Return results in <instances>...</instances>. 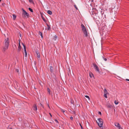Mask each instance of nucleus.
I'll use <instances>...</instances> for the list:
<instances>
[{"instance_id":"2f4dec72","label":"nucleus","mask_w":129,"mask_h":129,"mask_svg":"<svg viewBox=\"0 0 129 129\" xmlns=\"http://www.w3.org/2000/svg\"><path fill=\"white\" fill-rule=\"evenodd\" d=\"M16 71L17 72H19V70L18 69H16Z\"/></svg>"},{"instance_id":"0eeeda50","label":"nucleus","mask_w":129,"mask_h":129,"mask_svg":"<svg viewBox=\"0 0 129 129\" xmlns=\"http://www.w3.org/2000/svg\"><path fill=\"white\" fill-rule=\"evenodd\" d=\"M22 44L23 45V48L24 49V52L25 53V56L26 57L27 55V53H26V47L25 45L23 43H22Z\"/></svg>"},{"instance_id":"f3484780","label":"nucleus","mask_w":129,"mask_h":129,"mask_svg":"<svg viewBox=\"0 0 129 129\" xmlns=\"http://www.w3.org/2000/svg\"><path fill=\"white\" fill-rule=\"evenodd\" d=\"M39 35H40L42 37V38L43 37L42 33L40 31H39Z\"/></svg>"},{"instance_id":"2eb2a0df","label":"nucleus","mask_w":129,"mask_h":129,"mask_svg":"<svg viewBox=\"0 0 129 129\" xmlns=\"http://www.w3.org/2000/svg\"><path fill=\"white\" fill-rule=\"evenodd\" d=\"M57 38V37L56 35H55L53 38V39L54 40L56 41Z\"/></svg>"},{"instance_id":"9b49d317","label":"nucleus","mask_w":129,"mask_h":129,"mask_svg":"<svg viewBox=\"0 0 129 129\" xmlns=\"http://www.w3.org/2000/svg\"><path fill=\"white\" fill-rule=\"evenodd\" d=\"M104 94H109L108 91H107L106 88H104Z\"/></svg>"},{"instance_id":"6e6552de","label":"nucleus","mask_w":129,"mask_h":129,"mask_svg":"<svg viewBox=\"0 0 129 129\" xmlns=\"http://www.w3.org/2000/svg\"><path fill=\"white\" fill-rule=\"evenodd\" d=\"M33 109L34 110L36 111L37 110V106L35 104L33 106Z\"/></svg>"},{"instance_id":"58836bf2","label":"nucleus","mask_w":129,"mask_h":129,"mask_svg":"<svg viewBox=\"0 0 129 129\" xmlns=\"http://www.w3.org/2000/svg\"><path fill=\"white\" fill-rule=\"evenodd\" d=\"M71 103L72 104H73V102L72 101L71 102Z\"/></svg>"},{"instance_id":"7c9ffc66","label":"nucleus","mask_w":129,"mask_h":129,"mask_svg":"<svg viewBox=\"0 0 129 129\" xmlns=\"http://www.w3.org/2000/svg\"><path fill=\"white\" fill-rule=\"evenodd\" d=\"M55 120V122H56L57 123H58V121L57 120V119H55V120Z\"/></svg>"},{"instance_id":"a878e982","label":"nucleus","mask_w":129,"mask_h":129,"mask_svg":"<svg viewBox=\"0 0 129 129\" xmlns=\"http://www.w3.org/2000/svg\"><path fill=\"white\" fill-rule=\"evenodd\" d=\"M114 103L116 105H117L118 104V102H116V101H114Z\"/></svg>"},{"instance_id":"aec40b11","label":"nucleus","mask_w":129,"mask_h":129,"mask_svg":"<svg viewBox=\"0 0 129 129\" xmlns=\"http://www.w3.org/2000/svg\"><path fill=\"white\" fill-rule=\"evenodd\" d=\"M47 90L48 91V92L49 94L50 95L51 94V92H50L51 91H50V89L49 88H48L47 89Z\"/></svg>"},{"instance_id":"39448f33","label":"nucleus","mask_w":129,"mask_h":129,"mask_svg":"<svg viewBox=\"0 0 129 129\" xmlns=\"http://www.w3.org/2000/svg\"><path fill=\"white\" fill-rule=\"evenodd\" d=\"M114 124L115 125L118 129H123L119 123L115 122H114Z\"/></svg>"},{"instance_id":"ea45409f","label":"nucleus","mask_w":129,"mask_h":129,"mask_svg":"<svg viewBox=\"0 0 129 129\" xmlns=\"http://www.w3.org/2000/svg\"><path fill=\"white\" fill-rule=\"evenodd\" d=\"M126 80L129 81V79H126Z\"/></svg>"},{"instance_id":"ddd939ff","label":"nucleus","mask_w":129,"mask_h":129,"mask_svg":"<svg viewBox=\"0 0 129 129\" xmlns=\"http://www.w3.org/2000/svg\"><path fill=\"white\" fill-rule=\"evenodd\" d=\"M107 107L109 108H111L112 107V106L110 104L108 105L107 106Z\"/></svg>"},{"instance_id":"a19ab883","label":"nucleus","mask_w":129,"mask_h":129,"mask_svg":"<svg viewBox=\"0 0 129 129\" xmlns=\"http://www.w3.org/2000/svg\"><path fill=\"white\" fill-rule=\"evenodd\" d=\"M48 107H49V108H50V107H49V105H48Z\"/></svg>"},{"instance_id":"cd10ccee","label":"nucleus","mask_w":129,"mask_h":129,"mask_svg":"<svg viewBox=\"0 0 129 129\" xmlns=\"http://www.w3.org/2000/svg\"><path fill=\"white\" fill-rule=\"evenodd\" d=\"M74 7H75V8L77 10H78V9L77 8V7L76 6V5H74Z\"/></svg>"},{"instance_id":"4c0bfd02","label":"nucleus","mask_w":129,"mask_h":129,"mask_svg":"<svg viewBox=\"0 0 129 129\" xmlns=\"http://www.w3.org/2000/svg\"><path fill=\"white\" fill-rule=\"evenodd\" d=\"M19 35H20V37H21V34H19Z\"/></svg>"},{"instance_id":"dca6fc26","label":"nucleus","mask_w":129,"mask_h":129,"mask_svg":"<svg viewBox=\"0 0 129 129\" xmlns=\"http://www.w3.org/2000/svg\"><path fill=\"white\" fill-rule=\"evenodd\" d=\"M47 26L48 27L47 29L49 30H50L51 29V27L49 25H48L47 24Z\"/></svg>"},{"instance_id":"473e14b6","label":"nucleus","mask_w":129,"mask_h":129,"mask_svg":"<svg viewBox=\"0 0 129 129\" xmlns=\"http://www.w3.org/2000/svg\"><path fill=\"white\" fill-rule=\"evenodd\" d=\"M70 119H71L72 120H73V117L71 116V117H70Z\"/></svg>"},{"instance_id":"423d86ee","label":"nucleus","mask_w":129,"mask_h":129,"mask_svg":"<svg viewBox=\"0 0 129 129\" xmlns=\"http://www.w3.org/2000/svg\"><path fill=\"white\" fill-rule=\"evenodd\" d=\"M92 65L93 66L94 68L95 69L96 71L98 72L99 73H100V72L99 71V68L98 67V66L96 64L93 63L92 64Z\"/></svg>"},{"instance_id":"f8f14e48","label":"nucleus","mask_w":129,"mask_h":129,"mask_svg":"<svg viewBox=\"0 0 129 129\" xmlns=\"http://www.w3.org/2000/svg\"><path fill=\"white\" fill-rule=\"evenodd\" d=\"M36 53H37L36 56H37V57L38 58H39L40 57V54L39 53V52H36Z\"/></svg>"},{"instance_id":"4be33fe9","label":"nucleus","mask_w":129,"mask_h":129,"mask_svg":"<svg viewBox=\"0 0 129 129\" xmlns=\"http://www.w3.org/2000/svg\"><path fill=\"white\" fill-rule=\"evenodd\" d=\"M28 10L31 12H33V10L30 8H28Z\"/></svg>"},{"instance_id":"412c9836","label":"nucleus","mask_w":129,"mask_h":129,"mask_svg":"<svg viewBox=\"0 0 129 129\" xmlns=\"http://www.w3.org/2000/svg\"><path fill=\"white\" fill-rule=\"evenodd\" d=\"M13 18L14 20H15L16 19V16L14 14L13 15Z\"/></svg>"},{"instance_id":"393cba45","label":"nucleus","mask_w":129,"mask_h":129,"mask_svg":"<svg viewBox=\"0 0 129 129\" xmlns=\"http://www.w3.org/2000/svg\"><path fill=\"white\" fill-rule=\"evenodd\" d=\"M107 94H104V96L106 98H107Z\"/></svg>"},{"instance_id":"9d476101","label":"nucleus","mask_w":129,"mask_h":129,"mask_svg":"<svg viewBox=\"0 0 129 129\" xmlns=\"http://www.w3.org/2000/svg\"><path fill=\"white\" fill-rule=\"evenodd\" d=\"M51 73H52L53 71V68L52 66H51L49 67Z\"/></svg>"},{"instance_id":"7ed1b4c3","label":"nucleus","mask_w":129,"mask_h":129,"mask_svg":"<svg viewBox=\"0 0 129 129\" xmlns=\"http://www.w3.org/2000/svg\"><path fill=\"white\" fill-rule=\"evenodd\" d=\"M98 120L99 121V122L97 121V123H98L99 126L100 127H101L102 126L103 122V120L101 118H99L98 119Z\"/></svg>"},{"instance_id":"f704fd0d","label":"nucleus","mask_w":129,"mask_h":129,"mask_svg":"<svg viewBox=\"0 0 129 129\" xmlns=\"http://www.w3.org/2000/svg\"><path fill=\"white\" fill-rule=\"evenodd\" d=\"M99 113V114H100V115H101V112H99V113Z\"/></svg>"},{"instance_id":"4468645a","label":"nucleus","mask_w":129,"mask_h":129,"mask_svg":"<svg viewBox=\"0 0 129 129\" xmlns=\"http://www.w3.org/2000/svg\"><path fill=\"white\" fill-rule=\"evenodd\" d=\"M47 13L48 14L50 15H51L52 14V12L50 10H48L47 11Z\"/></svg>"},{"instance_id":"5701e85b","label":"nucleus","mask_w":129,"mask_h":129,"mask_svg":"<svg viewBox=\"0 0 129 129\" xmlns=\"http://www.w3.org/2000/svg\"><path fill=\"white\" fill-rule=\"evenodd\" d=\"M39 105L40 106H41L43 108H44V106L43 105L41 104V103H40V104H39Z\"/></svg>"},{"instance_id":"b1692460","label":"nucleus","mask_w":129,"mask_h":129,"mask_svg":"<svg viewBox=\"0 0 129 129\" xmlns=\"http://www.w3.org/2000/svg\"><path fill=\"white\" fill-rule=\"evenodd\" d=\"M85 96L86 98L88 99L89 100H90L89 97V96H88L86 95Z\"/></svg>"},{"instance_id":"1a4fd4ad","label":"nucleus","mask_w":129,"mask_h":129,"mask_svg":"<svg viewBox=\"0 0 129 129\" xmlns=\"http://www.w3.org/2000/svg\"><path fill=\"white\" fill-rule=\"evenodd\" d=\"M21 47L20 45V43H19V46L18 47V51L19 52L21 50Z\"/></svg>"},{"instance_id":"c756f323","label":"nucleus","mask_w":129,"mask_h":129,"mask_svg":"<svg viewBox=\"0 0 129 129\" xmlns=\"http://www.w3.org/2000/svg\"><path fill=\"white\" fill-rule=\"evenodd\" d=\"M29 1L30 3H33V0H29Z\"/></svg>"},{"instance_id":"e433bc0d","label":"nucleus","mask_w":129,"mask_h":129,"mask_svg":"<svg viewBox=\"0 0 129 129\" xmlns=\"http://www.w3.org/2000/svg\"><path fill=\"white\" fill-rule=\"evenodd\" d=\"M49 114L51 116V117H52V115L51 114V113H49Z\"/></svg>"},{"instance_id":"6ab92c4d","label":"nucleus","mask_w":129,"mask_h":129,"mask_svg":"<svg viewBox=\"0 0 129 129\" xmlns=\"http://www.w3.org/2000/svg\"><path fill=\"white\" fill-rule=\"evenodd\" d=\"M41 17L44 21L45 22H46V20L42 16H41Z\"/></svg>"},{"instance_id":"a211bd4d","label":"nucleus","mask_w":129,"mask_h":129,"mask_svg":"<svg viewBox=\"0 0 129 129\" xmlns=\"http://www.w3.org/2000/svg\"><path fill=\"white\" fill-rule=\"evenodd\" d=\"M89 76L91 78L93 76V75L92 74V73L91 72L89 73Z\"/></svg>"},{"instance_id":"72a5a7b5","label":"nucleus","mask_w":129,"mask_h":129,"mask_svg":"<svg viewBox=\"0 0 129 129\" xmlns=\"http://www.w3.org/2000/svg\"><path fill=\"white\" fill-rule=\"evenodd\" d=\"M80 126L81 127V128L82 129H83V128L82 126V125H81V124H80Z\"/></svg>"},{"instance_id":"20e7f679","label":"nucleus","mask_w":129,"mask_h":129,"mask_svg":"<svg viewBox=\"0 0 129 129\" xmlns=\"http://www.w3.org/2000/svg\"><path fill=\"white\" fill-rule=\"evenodd\" d=\"M22 10L23 11V13H22V16L23 17H25L26 16L27 17H29V14L27 13L23 9H22Z\"/></svg>"},{"instance_id":"bb28decb","label":"nucleus","mask_w":129,"mask_h":129,"mask_svg":"<svg viewBox=\"0 0 129 129\" xmlns=\"http://www.w3.org/2000/svg\"><path fill=\"white\" fill-rule=\"evenodd\" d=\"M61 111L63 112V113H64V112H65V111L63 109H61Z\"/></svg>"},{"instance_id":"c9c22d12","label":"nucleus","mask_w":129,"mask_h":129,"mask_svg":"<svg viewBox=\"0 0 129 129\" xmlns=\"http://www.w3.org/2000/svg\"><path fill=\"white\" fill-rule=\"evenodd\" d=\"M96 16V15H95L94 16H93V18L94 19H95V16Z\"/></svg>"},{"instance_id":"c85d7f7f","label":"nucleus","mask_w":129,"mask_h":129,"mask_svg":"<svg viewBox=\"0 0 129 129\" xmlns=\"http://www.w3.org/2000/svg\"><path fill=\"white\" fill-rule=\"evenodd\" d=\"M103 58L104 59V60H105V61H107V59L106 58H105V57H103Z\"/></svg>"},{"instance_id":"79ce46f5","label":"nucleus","mask_w":129,"mask_h":129,"mask_svg":"<svg viewBox=\"0 0 129 129\" xmlns=\"http://www.w3.org/2000/svg\"><path fill=\"white\" fill-rule=\"evenodd\" d=\"M9 129H12V128H9Z\"/></svg>"},{"instance_id":"f257e3e1","label":"nucleus","mask_w":129,"mask_h":129,"mask_svg":"<svg viewBox=\"0 0 129 129\" xmlns=\"http://www.w3.org/2000/svg\"><path fill=\"white\" fill-rule=\"evenodd\" d=\"M9 42V40L8 38H7L5 39L4 42V46L3 47L4 51H5L8 49Z\"/></svg>"},{"instance_id":"c03bdc74","label":"nucleus","mask_w":129,"mask_h":129,"mask_svg":"<svg viewBox=\"0 0 129 129\" xmlns=\"http://www.w3.org/2000/svg\"><path fill=\"white\" fill-rule=\"evenodd\" d=\"M74 114H75V112H74Z\"/></svg>"},{"instance_id":"49530a36","label":"nucleus","mask_w":129,"mask_h":129,"mask_svg":"<svg viewBox=\"0 0 129 129\" xmlns=\"http://www.w3.org/2000/svg\"><path fill=\"white\" fill-rule=\"evenodd\" d=\"M128 1H129V0H128Z\"/></svg>"},{"instance_id":"a18cd8bd","label":"nucleus","mask_w":129,"mask_h":129,"mask_svg":"<svg viewBox=\"0 0 129 129\" xmlns=\"http://www.w3.org/2000/svg\"><path fill=\"white\" fill-rule=\"evenodd\" d=\"M1 0H0V2L1 1Z\"/></svg>"},{"instance_id":"37998d69","label":"nucleus","mask_w":129,"mask_h":129,"mask_svg":"<svg viewBox=\"0 0 129 129\" xmlns=\"http://www.w3.org/2000/svg\"><path fill=\"white\" fill-rule=\"evenodd\" d=\"M4 4H4H4H2V5H4Z\"/></svg>"},{"instance_id":"f03ea898","label":"nucleus","mask_w":129,"mask_h":129,"mask_svg":"<svg viewBox=\"0 0 129 129\" xmlns=\"http://www.w3.org/2000/svg\"><path fill=\"white\" fill-rule=\"evenodd\" d=\"M81 26L82 28V30L84 34L85 35V36L86 37H87V33L86 30V28L85 27L83 24H81Z\"/></svg>"}]
</instances>
